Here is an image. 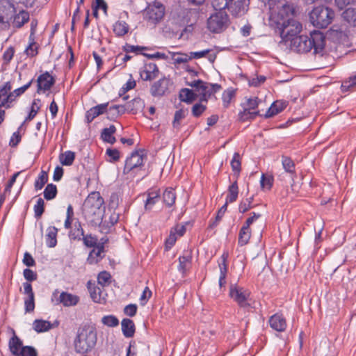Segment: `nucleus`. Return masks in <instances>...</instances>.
<instances>
[{
  "instance_id": "obj_24",
  "label": "nucleus",
  "mask_w": 356,
  "mask_h": 356,
  "mask_svg": "<svg viewBox=\"0 0 356 356\" xmlns=\"http://www.w3.org/2000/svg\"><path fill=\"white\" fill-rule=\"evenodd\" d=\"M104 246L97 245L90 251L88 257L87 259L88 262L90 264H94L98 263L103 257Z\"/></svg>"
},
{
  "instance_id": "obj_38",
  "label": "nucleus",
  "mask_w": 356,
  "mask_h": 356,
  "mask_svg": "<svg viewBox=\"0 0 356 356\" xmlns=\"http://www.w3.org/2000/svg\"><path fill=\"white\" fill-rule=\"evenodd\" d=\"M84 235V231L81 227V222L79 221L75 222L74 225V229H72L69 233L70 239L72 240H81Z\"/></svg>"
},
{
  "instance_id": "obj_51",
  "label": "nucleus",
  "mask_w": 356,
  "mask_h": 356,
  "mask_svg": "<svg viewBox=\"0 0 356 356\" xmlns=\"http://www.w3.org/2000/svg\"><path fill=\"white\" fill-rule=\"evenodd\" d=\"M123 50L126 53H134L135 54H143L142 51L147 49V48L145 47L138 46V45H131L129 44H126L124 46H123Z\"/></svg>"
},
{
  "instance_id": "obj_39",
  "label": "nucleus",
  "mask_w": 356,
  "mask_h": 356,
  "mask_svg": "<svg viewBox=\"0 0 356 356\" xmlns=\"http://www.w3.org/2000/svg\"><path fill=\"white\" fill-rule=\"evenodd\" d=\"M40 108V100L39 99H34L31 104V111H30L28 116L25 118V120L22 123V126L25 122L32 120L37 115Z\"/></svg>"
},
{
  "instance_id": "obj_1",
  "label": "nucleus",
  "mask_w": 356,
  "mask_h": 356,
  "mask_svg": "<svg viewBox=\"0 0 356 356\" xmlns=\"http://www.w3.org/2000/svg\"><path fill=\"white\" fill-rule=\"evenodd\" d=\"M293 8L287 2H280L275 6H270V21L276 24L282 40L287 44L301 32L302 24L292 18Z\"/></svg>"
},
{
  "instance_id": "obj_19",
  "label": "nucleus",
  "mask_w": 356,
  "mask_h": 356,
  "mask_svg": "<svg viewBox=\"0 0 356 356\" xmlns=\"http://www.w3.org/2000/svg\"><path fill=\"white\" fill-rule=\"evenodd\" d=\"M145 195L147 199L145 202V211H150L160 200V191L157 188H150L146 192Z\"/></svg>"
},
{
  "instance_id": "obj_27",
  "label": "nucleus",
  "mask_w": 356,
  "mask_h": 356,
  "mask_svg": "<svg viewBox=\"0 0 356 356\" xmlns=\"http://www.w3.org/2000/svg\"><path fill=\"white\" fill-rule=\"evenodd\" d=\"M29 20V13L26 10H21L16 14L13 20V26L15 28H21Z\"/></svg>"
},
{
  "instance_id": "obj_57",
  "label": "nucleus",
  "mask_w": 356,
  "mask_h": 356,
  "mask_svg": "<svg viewBox=\"0 0 356 356\" xmlns=\"http://www.w3.org/2000/svg\"><path fill=\"white\" fill-rule=\"evenodd\" d=\"M81 240H83V243L87 247H96V245L97 243V238L95 236H93L91 234L86 235L82 237Z\"/></svg>"
},
{
  "instance_id": "obj_9",
  "label": "nucleus",
  "mask_w": 356,
  "mask_h": 356,
  "mask_svg": "<svg viewBox=\"0 0 356 356\" xmlns=\"http://www.w3.org/2000/svg\"><path fill=\"white\" fill-rule=\"evenodd\" d=\"M80 300L78 296L62 291L59 293L58 289H56L51 295V301L54 305H63L64 307H69L76 306Z\"/></svg>"
},
{
  "instance_id": "obj_23",
  "label": "nucleus",
  "mask_w": 356,
  "mask_h": 356,
  "mask_svg": "<svg viewBox=\"0 0 356 356\" xmlns=\"http://www.w3.org/2000/svg\"><path fill=\"white\" fill-rule=\"evenodd\" d=\"M122 332L126 338L134 337L136 327L134 321L129 318H124L121 322Z\"/></svg>"
},
{
  "instance_id": "obj_3",
  "label": "nucleus",
  "mask_w": 356,
  "mask_h": 356,
  "mask_svg": "<svg viewBox=\"0 0 356 356\" xmlns=\"http://www.w3.org/2000/svg\"><path fill=\"white\" fill-rule=\"evenodd\" d=\"M103 204L104 200L99 192L90 193L83 206L85 218L92 224H100L102 220Z\"/></svg>"
},
{
  "instance_id": "obj_32",
  "label": "nucleus",
  "mask_w": 356,
  "mask_h": 356,
  "mask_svg": "<svg viewBox=\"0 0 356 356\" xmlns=\"http://www.w3.org/2000/svg\"><path fill=\"white\" fill-rule=\"evenodd\" d=\"M52 327L51 323L48 321L36 319L33 323V328L38 333L49 330Z\"/></svg>"
},
{
  "instance_id": "obj_35",
  "label": "nucleus",
  "mask_w": 356,
  "mask_h": 356,
  "mask_svg": "<svg viewBox=\"0 0 356 356\" xmlns=\"http://www.w3.org/2000/svg\"><path fill=\"white\" fill-rule=\"evenodd\" d=\"M129 30V25L123 21H118L113 24V31L118 37H122L126 35Z\"/></svg>"
},
{
  "instance_id": "obj_56",
  "label": "nucleus",
  "mask_w": 356,
  "mask_h": 356,
  "mask_svg": "<svg viewBox=\"0 0 356 356\" xmlns=\"http://www.w3.org/2000/svg\"><path fill=\"white\" fill-rule=\"evenodd\" d=\"M44 211V202L43 199L38 198L34 206L35 216L40 218Z\"/></svg>"
},
{
  "instance_id": "obj_26",
  "label": "nucleus",
  "mask_w": 356,
  "mask_h": 356,
  "mask_svg": "<svg viewBox=\"0 0 356 356\" xmlns=\"http://www.w3.org/2000/svg\"><path fill=\"white\" fill-rule=\"evenodd\" d=\"M58 229L54 226L47 229L46 244L49 248H54L57 244Z\"/></svg>"
},
{
  "instance_id": "obj_30",
  "label": "nucleus",
  "mask_w": 356,
  "mask_h": 356,
  "mask_svg": "<svg viewBox=\"0 0 356 356\" xmlns=\"http://www.w3.org/2000/svg\"><path fill=\"white\" fill-rule=\"evenodd\" d=\"M251 229L242 226L238 233V245L240 246H243L248 244L251 238Z\"/></svg>"
},
{
  "instance_id": "obj_13",
  "label": "nucleus",
  "mask_w": 356,
  "mask_h": 356,
  "mask_svg": "<svg viewBox=\"0 0 356 356\" xmlns=\"http://www.w3.org/2000/svg\"><path fill=\"white\" fill-rule=\"evenodd\" d=\"M146 156L138 152H133L125 161L123 169L124 174H129L131 171L138 169L143 165Z\"/></svg>"
},
{
  "instance_id": "obj_42",
  "label": "nucleus",
  "mask_w": 356,
  "mask_h": 356,
  "mask_svg": "<svg viewBox=\"0 0 356 356\" xmlns=\"http://www.w3.org/2000/svg\"><path fill=\"white\" fill-rule=\"evenodd\" d=\"M33 79H32L30 81H29L26 84L23 86L18 88L13 91L10 92V97L13 99V102H15L16 99L23 95L31 86L33 83Z\"/></svg>"
},
{
  "instance_id": "obj_2",
  "label": "nucleus",
  "mask_w": 356,
  "mask_h": 356,
  "mask_svg": "<svg viewBox=\"0 0 356 356\" xmlns=\"http://www.w3.org/2000/svg\"><path fill=\"white\" fill-rule=\"evenodd\" d=\"M325 44V38L319 31H314L309 35H301L295 37L289 44L292 51L304 54L314 49V54L322 51Z\"/></svg>"
},
{
  "instance_id": "obj_62",
  "label": "nucleus",
  "mask_w": 356,
  "mask_h": 356,
  "mask_svg": "<svg viewBox=\"0 0 356 356\" xmlns=\"http://www.w3.org/2000/svg\"><path fill=\"white\" fill-rule=\"evenodd\" d=\"M106 154L109 156V161L115 162L120 159V152L116 149H107L106 152Z\"/></svg>"
},
{
  "instance_id": "obj_28",
  "label": "nucleus",
  "mask_w": 356,
  "mask_h": 356,
  "mask_svg": "<svg viewBox=\"0 0 356 356\" xmlns=\"http://www.w3.org/2000/svg\"><path fill=\"white\" fill-rule=\"evenodd\" d=\"M116 131V128L114 125L111 124L108 128H104L101 134L102 139L106 143L113 144L116 141L113 134Z\"/></svg>"
},
{
  "instance_id": "obj_22",
  "label": "nucleus",
  "mask_w": 356,
  "mask_h": 356,
  "mask_svg": "<svg viewBox=\"0 0 356 356\" xmlns=\"http://www.w3.org/2000/svg\"><path fill=\"white\" fill-rule=\"evenodd\" d=\"M9 350L13 356H19L23 348L22 340L14 332L8 342Z\"/></svg>"
},
{
  "instance_id": "obj_60",
  "label": "nucleus",
  "mask_w": 356,
  "mask_h": 356,
  "mask_svg": "<svg viewBox=\"0 0 356 356\" xmlns=\"http://www.w3.org/2000/svg\"><path fill=\"white\" fill-rule=\"evenodd\" d=\"M207 106L200 103H197L193 105L192 108V113L193 116L197 118L200 117L206 110Z\"/></svg>"
},
{
  "instance_id": "obj_47",
  "label": "nucleus",
  "mask_w": 356,
  "mask_h": 356,
  "mask_svg": "<svg viewBox=\"0 0 356 356\" xmlns=\"http://www.w3.org/2000/svg\"><path fill=\"white\" fill-rule=\"evenodd\" d=\"M38 47L35 42V38H32L31 39H29V44L25 49V54L27 55V56L29 57H34L35 56L38 51Z\"/></svg>"
},
{
  "instance_id": "obj_44",
  "label": "nucleus",
  "mask_w": 356,
  "mask_h": 356,
  "mask_svg": "<svg viewBox=\"0 0 356 356\" xmlns=\"http://www.w3.org/2000/svg\"><path fill=\"white\" fill-rule=\"evenodd\" d=\"M136 81L133 79H129L127 83L122 87L119 91V95L122 97L124 100H127L129 98L128 95L124 96V95L129 90L136 87Z\"/></svg>"
},
{
  "instance_id": "obj_20",
  "label": "nucleus",
  "mask_w": 356,
  "mask_h": 356,
  "mask_svg": "<svg viewBox=\"0 0 356 356\" xmlns=\"http://www.w3.org/2000/svg\"><path fill=\"white\" fill-rule=\"evenodd\" d=\"M108 103L98 104L93 106L86 112V118L88 123L91 122L95 118L99 115L108 112Z\"/></svg>"
},
{
  "instance_id": "obj_55",
  "label": "nucleus",
  "mask_w": 356,
  "mask_h": 356,
  "mask_svg": "<svg viewBox=\"0 0 356 356\" xmlns=\"http://www.w3.org/2000/svg\"><path fill=\"white\" fill-rule=\"evenodd\" d=\"M111 276L109 273L106 271L101 272L97 277L98 284L104 286L108 285L111 282Z\"/></svg>"
},
{
  "instance_id": "obj_7",
  "label": "nucleus",
  "mask_w": 356,
  "mask_h": 356,
  "mask_svg": "<svg viewBox=\"0 0 356 356\" xmlns=\"http://www.w3.org/2000/svg\"><path fill=\"white\" fill-rule=\"evenodd\" d=\"M261 102L257 97L245 99V101L241 104L243 111L238 113L240 120L243 122L252 120L259 115V111L257 110V108Z\"/></svg>"
},
{
  "instance_id": "obj_11",
  "label": "nucleus",
  "mask_w": 356,
  "mask_h": 356,
  "mask_svg": "<svg viewBox=\"0 0 356 356\" xmlns=\"http://www.w3.org/2000/svg\"><path fill=\"white\" fill-rule=\"evenodd\" d=\"M15 13L14 5L9 0H0V24L1 27H7L9 22Z\"/></svg>"
},
{
  "instance_id": "obj_63",
  "label": "nucleus",
  "mask_w": 356,
  "mask_h": 356,
  "mask_svg": "<svg viewBox=\"0 0 356 356\" xmlns=\"http://www.w3.org/2000/svg\"><path fill=\"white\" fill-rule=\"evenodd\" d=\"M23 275L27 282L36 280L38 277L37 273L29 268L24 269Z\"/></svg>"
},
{
  "instance_id": "obj_40",
  "label": "nucleus",
  "mask_w": 356,
  "mask_h": 356,
  "mask_svg": "<svg viewBox=\"0 0 356 356\" xmlns=\"http://www.w3.org/2000/svg\"><path fill=\"white\" fill-rule=\"evenodd\" d=\"M75 159V153L72 151H66L60 155V162L63 165L70 166L72 165Z\"/></svg>"
},
{
  "instance_id": "obj_6",
  "label": "nucleus",
  "mask_w": 356,
  "mask_h": 356,
  "mask_svg": "<svg viewBox=\"0 0 356 356\" xmlns=\"http://www.w3.org/2000/svg\"><path fill=\"white\" fill-rule=\"evenodd\" d=\"M187 85L195 88V91L201 95L200 102H207L208 99L221 89V86L218 83H210L200 79L195 80Z\"/></svg>"
},
{
  "instance_id": "obj_41",
  "label": "nucleus",
  "mask_w": 356,
  "mask_h": 356,
  "mask_svg": "<svg viewBox=\"0 0 356 356\" xmlns=\"http://www.w3.org/2000/svg\"><path fill=\"white\" fill-rule=\"evenodd\" d=\"M229 257V254L227 252H224L220 257V261L218 263V266L220 269V275L227 276V270H228V264L227 259Z\"/></svg>"
},
{
  "instance_id": "obj_58",
  "label": "nucleus",
  "mask_w": 356,
  "mask_h": 356,
  "mask_svg": "<svg viewBox=\"0 0 356 356\" xmlns=\"http://www.w3.org/2000/svg\"><path fill=\"white\" fill-rule=\"evenodd\" d=\"M152 294V293L151 290L149 289L148 286H146L144 289V290L140 297L139 300H140V305L145 306L147 304V302H148L149 299L151 298Z\"/></svg>"
},
{
  "instance_id": "obj_45",
  "label": "nucleus",
  "mask_w": 356,
  "mask_h": 356,
  "mask_svg": "<svg viewBox=\"0 0 356 356\" xmlns=\"http://www.w3.org/2000/svg\"><path fill=\"white\" fill-rule=\"evenodd\" d=\"M101 321L104 325L111 327H117L120 323L118 318L114 315L104 316Z\"/></svg>"
},
{
  "instance_id": "obj_18",
  "label": "nucleus",
  "mask_w": 356,
  "mask_h": 356,
  "mask_svg": "<svg viewBox=\"0 0 356 356\" xmlns=\"http://www.w3.org/2000/svg\"><path fill=\"white\" fill-rule=\"evenodd\" d=\"M268 323L273 330L277 332L285 331L287 326L286 318L280 313L271 316L268 320Z\"/></svg>"
},
{
  "instance_id": "obj_49",
  "label": "nucleus",
  "mask_w": 356,
  "mask_h": 356,
  "mask_svg": "<svg viewBox=\"0 0 356 356\" xmlns=\"http://www.w3.org/2000/svg\"><path fill=\"white\" fill-rule=\"evenodd\" d=\"M235 95V91L232 88L225 90L222 95L223 106L227 108L231 102V100Z\"/></svg>"
},
{
  "instance_id": "obj_43",
  "label": "nucleus",
  "mask_w": 356,
  "mask_h": 356,
  "mask_svg": "<svg viewBox=\"0 0 356 356\" xmlns=\"http://www.w3.org/2000/svg\"><path fill=\"white\" fill-rule=\"evenodd\" d=\"M44 197L47 200H51L56 197L57 194V187L53 184H49L47 185L43 192Z\"/></svg>"
},
{
  "instance_id": "obj_48",
  "label": "nucleus",
  "mask_w": 356,
  "mask_h": 356,
  "mask_svg": "<svg viewBox=\"0 0 356 356\" xmlns=\"http://www.w3.org/2000/svg\"><path fill=\"white\" fill-rule=\"evenodd\" d=\"M48 181V175L46 172L42 171L38 179L35 180L34 186L35 190H40Z\"/></svg>"
},
{
  "instance_id": "obj_16",
  "label": "nucleus",
  "mask_w": 356,
  "mask_h": 356,
  "mask_svg": "<svg viewBox=\"0 0 356 356\" xmlns=\"http://www.w3.org/2000/svg\"><path fill=\"white\" fill-rule=\"evenodd\" d=\"M55 79L48 72L41 74L37 79V92L49 90L55 83Z\"/></svg>"
},
{
  "instance_id": "obj_10",
  "label": "nucleus",
  "mask_w": 356,
  "mask_h": 356,
  "mask_svg": "<svg viewBox=\"0 0 356 356\" xmlns=\"http://www.w3.org/2000/svg\"><path fill=\"white\" fill-rule=\"evenodd\" d=\"M165 8L162 4L149 5L144 13L145 19L152 24H156L163 17Z\"/></svg>"
},
{
  "instance_id": "obj_25",
  "label": "nucleus",
  "mask_w": 356,
  "mask_h": 356,
  "mask_svg": "<svg viewBox=\"0 0 356 356\" xmlns=\"http://www.w3.org/2000/svg\"><path fill=\"white\" fill-rule=\"evenodd\" d=\"M286 107V102L276 101L271 104L264 116L266 118H271L282 112Z\"/></svg>"
},
{
  "instance_id": "obj_50",
  "label": "nucleus",
  "mask_w": 356,
  "mask_h": 356,
  "mask_svg": "<svg viewBox=\"0 0 356 356\" xmlns=\"http://www.w3.org/2000/svg\"><path fill=\"white\" fill-rule=\"evenodd\" d=\"M231 166L232 170L238 175L241 169V156L239 153L235 152L234 154L233 158L231 161Z\"/></svg>"
},
{
  "instance_id": "obj_53",
  "label": "nucleus",
  "mask_w": 356,
  "mask_h": 356,
  "mask_svg": "<svg viewBox=\"0 0 356 356\" xmlns=\"http://www.w3.org/2000/svg\"><path fill=\"white\" fill-rule=\"evenodd\" d=\"M127 109V104L126 106L123 105H114L110 106L108 109V114H111L113 111H116V114H113L115 117H119L124 114Z\"/></svg>"
},
{
  "instance_id": "obj_34",
  "label": "nucleus",
  "mask_w": 356,
  "mask_h": 356,
  "mask_svg": "<svg viewBox=\"0 0 356 356\" xmlns=\"http://www.w3.org/2000/svg\"><path fill=\"white\" fill-rule=\"evenodd\" d=\"M342 17L350 26H356V8H347L343 12Z\"/></svg>"
},
{
  "instance_id": "obj_4",
  "label": "nucleus",
  "mask_w": 356,
  "mask_h": 356,
  "mask_svg": "<svg viewBox=\"0 0 356 356\" xmlns=\"http://www.w3.org/2000/svg\"><path fill=\"white\" fill-rule=\"evenodd\" d=\"M97 340L95 331L85 327L79 330L73 343L75 352L81 355L87 354L95 348Z\"/></svg>"
},
{
  "instance_id": "obj_15",
  "label": "nucleus",
  "mask_w": 356,
  "mask_h": 356,
  "mask_svg": "<svg viewBox=\"0 0 356 356\" xmlns=\"http://www.w3.org/2000/svg\"><path fill=\"white\" fill-rule=\"evenodd\" d=\"M24 293L26 296L24 299V310L26 313H31L35 309V294L32 285L29 282L23 283Z\"/></svg>"
},
{
  "instance_id": "obj_36",
  "label": "nucleus",
  "mask_w": 356,
  "mask_h": 356,
  "mask_svg": "<svg viewBox=\"0 0 356 356\" xmlns=\"http://www.w3.org/2000/svg\"><path fill=\"white\" fill-rule=\"evenodd\" d=\"M211 49H204L200 51H193L191 52V57L192 58L195 59H199L205 56H207L208 60L213 63L216 58V54L213 53L211 54Z\"/></svg>"
},
{
  "instance_id": "obj_33",
  "label": "nucleus",
  "mask_w": 356,
  "mask_h": 356,
  "mask_svg": "<svg viewBox=\"0 0 356 356\" xmlns=\"http://www.w3.org/2000/svg\"><path fill=\"white\" fill-rule=\"evenodd\" d=\"M163 203L168 207H172L176 200V194L175 190L172 188H166L163 193Z\"/></svg>"
},
{
  "instance_id": "obj_46",
  "label": "nucleus",
  "mask_w": 356,
  "mask_h": 356,
  "mask_svg": "<svg viewBox=\"0 0 356 356\" xmlns=\"http://www.w3.org/2000/svg\"><path fill=\"white\" fill-rule=\"evenodd\" d=\"M144 106V102L140 98H134L127 103V109L130 112L135 113Z\"/></svg>"
},
{
  "instance_id": "obj_54",
  "label": "nucleus",
  "mask_w": 356,
  "mask_h": 356,
  "mask_svg": "<svg viewBox=\"0 0 356 356\" xmlns=\"http://www.w3.org/2000/svg\"><path fill=\"white\" fill-rule=\"evenodd\" d=\"M355 86H356V74L350 77L348 80L343 81L341 88L343 92H348Z\"/></svg>"
},
{
  "instance_id": "obj_64",
  "label": "nucleus",
  "mask_w": 356,
  "mask_h": 356,
  "mask_svg": "<svg viewBox=\"0 0 356 356\" xmlns=\"http://www.w3.org/2000/svg\"><path fill=\"white\" fill-rule=\"evenodd\" d=\"M266 78L263 75H257L256 77L249 80V85L254 87H257L265 82Z\"/></svg>"
},
{
  "instance_id": "obj_31",
  "label": "nucleus",
  "mask_w": 356,
  "mask_h": 356,
  "mask_svg": "<svg viewBox=\"0 0 356 356\" xmlns=\"http://www.w3.org/2000/svg\"><path fill=\"white\" fill-rule=\"evenodd\" d=\"M179 97L180 101L190 104L197 98V95L188 88H182L179 91Z\"/></svg>"
},
{
  "instance_id": "obj_5",
  "label": "nucleus",
  "mask_w": 356,
  "mask_h": 356,
  "mask_svg": "<svg viewBox=\"0 0 356 356\" xmlns=\"http://www.w3.org/2000/svg\"><path fill=\"white\" fill-rule=\"evenodd\" d=\"M334 12L331 8L319 6L314 8L309 13L311 23L316 28L324 29L331 24Z\"/></svg>"
},
{
  "instance_id": "obj_8",
  "label": "nucleus",
  "mask_w": 356,
  "mask_h": 356,
  "mask_svg": "<svg viewBox=\"0 0 356 356\" xmlns=\"http://www.w3.org/2000/svg\"><path fill=\"white\" fill-rule=\"evenodd\" d=\"M229 295L240 307L248 309L250 304L248 302L250 293L248 290L236 284H231Z\"/></svg>"
},
{
  "instance_id": "obj_17",
  "label": "nucleus",
  "mask_w": 356,
  "mask_h": 356,
  "mask_svg": "<svg viewBox=\"0 0 356 356\" xmlns=\"http://www.w3.org/2000/svg\"><path fill=\"white\" fill-rule=\"evenodd\" d=\"M159 68L155 63L146 64L140 72V75L143 81H152L159 75Z\"/></svg>"
},
{
  "instance_id": "obj_21",
  "label": "nucleus",
  "mask_w": 356,
  "mask_h": 356,
  "mask_svg": "<svg viewBox=\"0 0 356 356\" xmlns=\"http://www.w3.org/2000/svg\"><path fill=\"white\" fill-rule=\"evenodd\" d=\"M192 262V254L191 251H186L179 257L178 270L184 273L191 268Z\"/></svg>"
},
{
  "instance_id": "obj_59",
  "label": "nucleus",
  "mask_w": 356,
  "mask_h": 356,
  "mask_svg": "<svg viewBox=\"0 0 356 356\" xmlns=\"http://www.w3.org/2000/svg\"><path fill=\"white\" fill-rule=\"evenodd\" d=\"M19 356H38V352L33 346H23Z\"/></svg>"
},
{
  "instance_id": "obj_12",
  "label": "nucleus",
  "mask_w": 356,
  "mask_h": 356,
  "mask_svg": "<svg viewBox=\"0 0 356 356\" xmlns=\"http://www.w3.org/2000/svg\"><path fill=\"white\" fill-rule=\"evenodd\" d=\"M225 1L223 6L224 10L227 8L232 15L238 17L243 15L247 11L248 0H222Z\"/></svg>"
},
{
  "instance_id": "obj_52",
  "label": "nucleus",
  "mask_w": 356,
  "mask_h": 356,
  "mask_svg": "<svg viewBox=\"0 0 356 356\" xmlns=\"http://www.w3.org/2000/svg\"><path fill=\"white\" fill-rule=\"evenodd\" d=\"M254 197L253 196L246 198L244 201H242L238 207L239 211L244 213L249 211L251 208L253 207L252 202Z\"/></svg>"
},
{
  "instance_id": "obj_14",
  "label": "nucleus",
  "mask_w": 356,
  "mask_h": 356,
  "mask_svg": "<svg viewBox=\"0 0 356 356\" xmlns=\"http://www.w3.org/2000/svg\"><path fill=\"white\" fill-rule=\"evenodd\" d=\"M172 84L170 79L163 77L154 83L151 86L150 92L153 97H162L170 92L169 87Z\"/></svg>"
},
{
  "instance_id": "obj_61",
  "label": "nucleus",
  "mask_w": 356,
  "mask_h": 356,
  "mask_svg": "<svg viewBox=\"0 0 356 356\" xmlns=\"http://www.w3.org/2000/svg\"><path fill=\"white\" fill-rule=\"evenodd\" d=\"M261 187L262 189L270 190L273 185V180L269 177H266L264 174L261 175L260 181Z\"/></svg>"
},
{
  "instance_id": "obj_29",
  "label": "nucleus",
  "mask_w": 356,
  "mask_h": 356,
  "mask_svg": "<svg viewBox=\"0 0 356 356\" xmlns=\"http://www.w3.org/2000/svg\"><path fill=\"white\" fill-rule=\"evenodd\" d=\"M282 164L285 172L290 174L293 179L296 176V165L293 161L289 156H282Z\"/></svg>"
},
{
  "instance_id": "obj_37",
  "label": "nucleus",
  "mask_w": 356,
  "mask_h": 356,
  "mask_svg": "<svg viewBox=\"0 0 356 356\" xmlns=\"http://www.w3.org/2000/svg\"><path fill=\"white\" fill-rule=\"evenodd\" d=\"M238 187L237 181H235L228 188V194L226 197L225 203H232L235 202L238 198Z\"/></svg>"
}]
</instances>
